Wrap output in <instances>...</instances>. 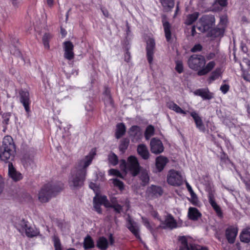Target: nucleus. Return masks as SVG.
Here are the masks:
<instances>
[{"label":"nucleus","instance_id":"47","mask_svg":"<svg viewBox=\"0 0 250 250\" xmlns=\"http://www.w3.org/2000/svg\"><path fill=\"white\" fill-rule=\"evenodd\" d=\"M109 208H113L114 210L118 213H121V212L123 210V207L119 204L114 205H110V207Z\"/></svg>","mask_w":250,"mask_h":250},{"label":"nucleus","instance_id":"8","mask_svg":"<svg viewBox=\"0 0 250 250\" xmlns=\"http://www.w3.org/2000/svg\"><path fill=\"white\" fill-rule=\"evenodd\" d=\"M183 177L180 173L175 170H170L167 176V183L172 186H179L183 183Z\"/></svg>","mask_w":250,"mask_h":250},{"label":"nucleus","instance_id":"39","mask_svg":"<svg viewBox=\"0 0 250 250\" xmlns=\"http://www.w3.org/2000/svg\"><path fill=\"white\" fill-rule=\"evenodd\" d=\"M129 141L128 139H124L121 141V144L119 146V149L123 153L125 152L127 148Z\"/></svg>","mask_w":250,"mask_h":250},{"label":"nucleus","instance_id":"45","mask_svg":"<svg viewBox=\"0 0 250 250\" xmlns=\"http://www.w3.org/2000/svg\"><path fill=\"white\" fill-rule=\"evenodd\" d=\"M113 184L114 186L118 187L121 190H122L124 188L123 182L117 179L113 180Z\"/></svg>","mask_w":250,"mask_h":250},{"label":"nucleus","instance_id":"53","mask_svg":"<svg viewBox=\"0 0 250 250\" xmlns=\"http://www.w3.org/2000/svg\"><path fill=\"white\" fill-rule=\"evenodd\" d=\"M4 188V182L2 177L0 175V194L2 193Z\"/></svg>","mask_w":250,"mask_h":250},{"label":"nucleus","instance_id":"51","mask_svg":"<svg viewBox=\"0 0 250 250\" xmlns=\"http://www.w3.org/2000/svg\"><path fill=\"white\" fill-rule=\"evenodd\" d=\"M229 85L225 84L220 87V90L224 94H226L229 90Z\"/></svg>","mask_w":250,"mask_h":250},{"label":"nucleus","instance_id":"42","mask_svg":"<svg viewBox=\"0 0 250 250\" xmlns=\"http://www.w3.org/2000/svg\"><path fill=\"white\" fill-rule=\"evenodd\" d=\"M51 35L49 33L44 34L42 37V42L44 47L48 49L49 48V41L51 38Z\"/></svg>","mask_w":250,"mask_h":250},{"label":"nucleus","instance_id":"34","mask_svg":"<svg viewBox=\"0 0 250 250\" xmlns=\"http://www.w3.org/2000/svg\"><path fill=\"white\" fill-rule=\"evenodd\" d=\"M160 2L166 11L170 10L174 5V0H160Z\"/></svg>","mask_w":250,"mask_h":250},{"label":"nucleus","instance_id":"23","mask_svg":"<svg viewBox=\"0 0 250 250\" xmlns=\"http://www.w3.org/2000/svg\"><path fill=\"white\" fill-rule=\"evenodd\" d=\"M188 216L190 219L195 221L201 216V213L196 208L190 207L188 208Z\"/></svg>","mask_w":250,"mask_h":250},{"label":"nucleus","instance_id":"19","mask_svg":"<svg viewBox=\"0 0 250 250\" xmlns=\"http://www.w3.org/2000/svg\"><path fill=\"white\" fill-rule=\"evenodd\" d=\"M168 162L167 158L160 156L156 159L155 165L158 172L162 171L167 163Z\"/></svg>","mask_w":250,"mask_h":250},{"label":"nucleus","instance_id":"43","mask_svg":"<svg viewBox=\"0 0 250 250\" xmlns=\"http://www.w3.org/2000/svg\"><path fill=\"white\" fill-rule=\"evenodd\" d=\"M180 241L183 245V250L185 249L186 250H191V246L189 247L188 245L187 240L185 236H182L179 238Z\"/></svg>","mask_w":250,"mask_h":250},{"label":"nucleus","instance_id":"38","mask_svg":"<svg viewBox=\"0 0 250 250\" xmlns=\"http://www.w3.org/2000/svg\"><path fill=\"white\" fill-rule=\"evenodd\" d=\"M108 160L109 164L113 166H116L118 163L117 156L114 153L111 152L108 156Z\"/></svg>","mask_w":250,"mask_h":250},{"label":"nucleus","instance_id":"55","mask_svg":"<svg viewBox=\"0 0 250 250\" xmlns=\"http://www.w3.org/2000/svg\"><path fill=\"white\" fill-rule=\"evenodd\" d=\"M186 187L187 188V189H188V191L189 192L190 194H193V192L194 191L192 190V188L189 185V184L188 182H186Z\"/></svg>","mask_w":250,"mask_h":250},{"label":"nucleus","instance_id":"54","mask_svg":"<svg viewBox=\"0 0 250 250\" xmlns=\"http://www.w3.org/2000/svg\"><path fill=\"white\" fill-rule=\"evenodd\" d=\"M130 60V54L128 50L126 51L125 54V60L128 62Z\"/></svg>","mask_w":250,"mask_h":250},{"label":"nucleus","instance_id":"21","mask_svg":"<svg viewBox=\"0 0 250 250\" xmlns=\"http://www.w3.org/2000/svg\"><path fill=\"white\" fill-rule=\"evenodd\" d=\"M137 152L138 154L145 160L149 158V153L146 146L144 144L138 145L137 147Z\"/></svg>","mask_w":250,"mask_h":250},{"label":"nucleus","instance_id":"57","mask_svg":"<svg viewBox=\"0 0 250 250\" xmlns=\"http://www.w3.org/2000/svg\"><path fill=\"white\" fill-rule=\"evenodd\" d=\"M109 244L110 245H113L114 243V239L113 238V235L112 234H110L109 236Z\"/></svg>","mask_w":250,"mask_h":250},{"label":"nucleus","instance_id":"61","mask_svg":"<svg viewBox=\"0 0 250 250\" xmlns=\"http://www.w3.org/2000/svg\"><path fill=\"white\" fill-rule=\"evenodd\" d=\"M196 30H195V26H192L191 29V35L192 36H194L196 34Z\"/></svg>","mask_w":250,"mask_h":250},{"label":"nucleus","instance_id":"40","mask_svg":"<svg viewBox=\"0 0 250 250\" xmlns=\"http://www.w3.org/2000/svg\"><path fill=\"white\" fill-rule=\"evenodd\" d=\"M221 74V71L220 69H216L215 70L213 71L208 78L209 83H211L212 81L218 79Z\"/></svg>","mask_w":250,"mask_h":250},{"label":"nucleus","instance_id":"35","mask_svg":"<svg viewBox=\"0 0 250 250\" xmlns=\"http://www.w3.org/2000/svg\"><path fill=\"white\" fill-rule=\"evenodd\" d=\"M168 107L177 113H181L183 114H186V112L184 111L179 106L175 104L173 102H169L167 104Z\"/></svg>","mask_w":250,"mask_h":250},{"label":"nucleus","instance_id":"11","mask_svg":"<svg viewBox=\"0 0 250 250\" xmlns=\"http://www.w3.org/2000/svg\"><path fill=\"white\" fill-rule=\"evenodd\" d=\"M146 56L150 64L152 63L155 48V42L153 39H148L146 42Z\"/></svg>","mask_w":250,"mask_h":250},{"label":"nucleus","instance_id":"26","mask_svg":"<svg viewBox=\"0 0 250 250\" xmlns=\"http://www.w3.org/2000/svg\"><path fill=\"white\" fill-rule=\"evenodd\" d=\"M147 192L152 196H160L163 193V190L161 187L154 185L151 186L147 189Z\"/></svg>","mask_w":250,"mask_h":250},{"label":"nucleus","instance_id":"48","mask_svg":"<svg viewBox=\"0 0 250 250\" xmlns=\"http://www.w3.org/2000/svg\"><path fill=\"white\" fill-rule=\"evenodd\" d=\"M109 173L111 175L117 176V177L123 178V176L118 170L115 169H111L109 170Z\"/></svg>","mask_w":250,"mask_h":250},{"label":"nucleus","instance_id":"58","mask_svg":"<svg viewBox=\"0 0 250 250\" xmlns=\"http://www.w3.org/2000/svg\"><path fill=\"white\" fill-rule=\"evenodd\" d=\"M215 54L214 53H210L207 56V59L208 60H211L215 57Z\"/></svg>","mask_w":250,"mask_h":250},{"label":"nucleus","instance_id":"16","mask_svg":"<svg viewBox=\"0 0 250 250\" xmlns=\"http://www.w3.org/2000/svg\"><path fill=\"white\" fill-rule=\"evenodd\" d=\"M194 94L201 97L205 100H210L213 97V94L210 92L208 88H201L195 90Z\"/></svg>","mask_w":250,"mask_h":250},{"label":"nucleus","instance_id":"7","mask_svg":"<svg viewBox=\"0 0 250 250\" xmlns=\"http://www.w3.org/2000/svg\"><path fill=\"white\" fill-rule=\"evenodd\" d=\"M19 226V231H25L26 236L28 237H33L39 234V231L37 229L31 227L28 222L24 219L20 221Z\"/></svg>","mask_w":250,"mask_h":250},{"label":"nucleus","instance_id":"30","mask_svg":"<svg viewBox=\"0 0 250 250\" xmlns=\"http://www.w3.org/2000/svg\"><path fill=\"white\" fill-rule=\"evenodd\" d=\"M126 128L123 123H119L117 125L115 136L117 139L120 138L125 132Z\"/></svg>","mask_w":250,"mask_h":250},{"label":"nucleus","instance_id":"27","mask_svg":"<svg viewBox=\"0 0 250 250\" xmlns=\"http://www.w3.org/2000/svg\"><path fill=\"white\" fill-rule=\"evenodd\" d=\"M93 199H96V202L101 205H103L106 208H109L110 207V203L105 195H99L97 194Z\"/></svg>","mask_w":250,"mask_h":250},{"label":"nucleus","instance_id":"32","mask_svg":"<svg viewBox=\"0 0 250 250\" xmlns=\"http://www.w3.org/2000/svg\"><path fill=\"white\" fill-rule=\"evenodd\" d=\"M240 240L245 243L250 241V228H247L243 230L240 235Z\"/></svg>","mask_w":250,"mask_h":250},{"label":"nucleus","instance_id":"3","mask_svg":"<svg viewBox=\"0 0 250 250\" xmlns=\"http://www.w3.org/2000/svg\"><path fill=\"white\" fill-rule=\"evenodd\" d=\"M16 153L13 140L9 136L4 137L2 145L0 147V160L6 163H11Z\"/></svg>","mask_w":250,"mask_h":250},{"label":"nucleus","instance_id":"12","mask_svg":"<svg viewBox=\"0 0 250 250\" xmlns=\"http://www.w3.org/2000/svg\"><path fill=\"white\" fill-rule=\"evenodd\" d=\"M127 222V228L136 236V238L140 239L139 227L137 223L131 219L130 216H128Z\"/></svg>","mask_w":250,"mask_h":250},{"label":"nucleus","instance_id":"4","mask_svg":"<svg viewBox=\"0 0 250 250\" xmlns=\"http://www.w3.org/2000/svg\"><path fill=\"white\" fill-rule=\"evenodd\" d=\"M199 22L201 25L198 27L201 32H208V37H217L221 33L222 30L219 28H212L215 23V18L212 15H204L202 16Z\"/></svg>","mask_w":250,"mask_h":250},{"label":"nucleus","instance_id":"9","mask_svg":"<svg viewBox=\"0 0 250 250\" xmlns=\"http://www.w3.org/2000/svg\"><path fill=\"white\" fill-rule=\"evenodd\" d=\"M64 58L68 60H71L74 58V45L70 41H65L63 43Z\"/></svg>","mask_w":250,"mask_h":250},{"label":"nucleus","instance_id":"13","mask_svg":"<svg viewBox=\"0 0 250 250\" xmlns=\"http://www.w3.org/2000/svg\"><path fill=\"white\" fill-rule=\"evenodd\" d=\"M20 102L23 104L25 111L28 113L30 111L29 105L30 101L29 93L28 91H21L20 92Z\"/></svg>","mask_w":250,"mask_h":250},{"label":"nucleus","instance_id":"29","mask_svg":"<svg viewBox=\"0 0 250 250\" xmlns=\"http://www.w3.org/2000/svg\"><path fill=\"white\" fill-rule=\"evenodd\" d=\"M83 247L85 250L94 248V242L90 235H87L84 239Z\"/></svg>","mask_w":250,"mask_h":250},{"label":"nucleus","instance_id":"56","mask_svg":"<svg viewBox=\"0 0 250 250\" xmlns=\"http://www.w3.org/2000/svg\"><path fill=\"white\" fill-rule=\"evenodd\" d=\"M110 202H111V203H110L111 205H114L118 204V202H117V200L115 197L111 198L110 199Z\"/></svg>","mask_w":250,"mask_h":250},{"label":"nucleus","instance_id":"28","mask_svg":"<svg viewBox=\"0 0 250 250\" xmlns=\"http://www.w3.org/2000/svg\"><path fill=\"white\" fill-rule=\"evenodd\" d=\"M97 247L102 250H106L108 247L107 240L104 237H100L97 241Z\"/></svg>","mask_w":250,"mask_h":250},{"label":"nucleus","instance_id":"25","mask_svg":"<svg viewBox=\"0 0 250 250\" xmlns=\"http://www.w3.org/2000/svg\"><path fill=\"white\" fill-rule=\"evenodd\" d=\"M163 25L164 28L166 40L169 42L170 41L171 39V33L170 31L171 25L168 21H165L164 19L163 20Z\"/></svg>","mask_w":250,"mask_h":250},{"label":"nucleus","instance_id":"46","mask_svg":"<svg viewBox=\"0 0 250 250\" xmlns=\"http://www.w3.org/2000/svg\"><path fill=\"white\" fill-rule=\"evenodd\" d=\"M96 199H93V206L95 209V210L98 213H102V209L101 208V204L98 203L97 202H96Z\"/></svg>","mask_w":250,"mask_h":250},{"label":"nucleus","instance_id":"22","mask_svg":"<svg viewBox=\"0 0 250 250\" xmlns=\"http://www.w3.org/2000/svg\"><path fill=\"white\" fill-rule=\"evenodd\" d=\"M215 62L214 61H210L205 67L199 70L197 74L199 76H203L208 74L210 72L215 66Z\"/></svg>","mask_w":250,"mask_h":250},{"label":"nucleus","instance_id":"18","mask_svg":"<svg viewBox=\"0 0 250 250\" xmlns=\"http://www.w3.org/2000/svg\"><path fill=\"white\" fill-rule=\"evenodd\" d=\"M129 133L130 136L136 140L140 139L142 135L140 127L137 125L132 126L129 129Z\"/></svg>","mask_w":250,"mask_h":250},{"label":"nucleus","instance_id":"5","mask_svg":"<svg viewBox=\"0 0 250 250\" xmlns=\"http://www.w3.org/2000/svg\"><path fill=\"white\" fill-rule=\"evenodd\" d=\"M120 167L125 173L127 170L133 176H137L140 170L139 162L137 158L133 156H130L128 158L127 163L125 160H121Z\"/></svg>","mask_w":250,"mask_h":250},{"label":"nucleus","instance_id":"60","mask_svg":"<svg viewBox=\"0 0 250 250\" xmlns=\"http://www.w3.org/2000/svg\"><path fill=\"white\" fill-rule=\"evenodd\" d=\"M191 250H208L206 248H202L200 249H197L196 247L194 246H191Z\"/></svg>","mask_w":250,"mask_h":250},{"label":"nucleus","instance_id":"1","mask_svg":"<svg viewBox=\"0 0 250 250\" xmlns=\"http://www.w3.org/2000/svg\"><path fill=\"white\" fill-rule=\"evenodd\" d=\"M95 155L96 151L92 150L87 156L78 162L69 178V185L72 189L79 188L83 185L87 167L91 164Z\"/></svg>","mask_w":250,"mask_h":250},{"label":"nucleus","instance_id":"2","mask_svg":"<svg viewBox=\"0 0 250 250\" xmlns=\"http://www.w3.org/2000/svg\"><path fill=\"white\" fill-rule=\"evenodd\" d=\"M63 189L61 182H51L45 185L40 191L38 198L40 202L45 203L55 197Z\"/></svg>","mask_w":250,"mask_h":250},{"label":"nucleus","instance_id":"41","mask_svg":"<svg viewBox=\"0 0 250 250\" xmlns=\"http://www.w3.org/2000/svg\"><path fill=\"white\" fill-rule=\"evenodd\" d=\"M22 161L24 166L26 167L34 165V159L33 157H30L28 156L24 155L22 158Z\"/></svg>","mask_w":250,"mask_h":250},{"label":"nucleus","instance_id":"63","mask_svg":"<svg viewBox=\"0 0 250 250\" xmlns=\"http://www.w3.org/2000/svg\"><path fill=\"white\" fill-rule=\"evenodd\" d=\"M179 10V2H177V3L176 4V8L175 16L177 14Z\"/></svg>","mask_w":250,"mask_h":250},{"label":"nucleus","instance_id":"6","mask_svg":"<svg viewBox=\"0 0 250 250\" xmlns=\"http://www.w3.org/2000/svg\"><path fill=\"white\" fill-rule=\"evenodd\" d=\"M188 63L191 69L199 71L205 66L206 60L203 56L194 54L189 57Z\"/></svg>","mask_w":250,"mask_h":250},{"label":"nucleus","instance_id":"14","mask_svg":"<svg viewBox=\"0 0 250 250\" xmlns=\"http://www.w3.org/2000/svg\"><path fill=\"white\" fill-rule=\"evenodd\" d=\"M189 114L193 118L196 127L201 131L205 132L206 131V128L201 117L196 111L190 112Z\"/></svg>","mask_w":250,"mask_h":250},{"label":"nucleus","instance_id":"37","mask_svg":"<svg viewBox=\"0 0 250 250\" xmlns=\"http://www.w3.org/2000/svg\"><path fill=\"white\" fill-rule=\"evenodd\" d=\"M154 134V128L151 125H148L145 131V137L146 140H148L150 139V138Z\"/></svg>","mask_w":250,"mask_h":250},{"label":"nucleus","instance_id":"52","mask_svg":"<svg viewBox=\"0 0 250 250\" xmlns=\"http://www.w3.org/2000/svg\"><path fill=\"white\" fill-rule=\"evenodd\" d=\"M191 195L190 202L194 205H195L197 202V198L196 194L193 192V194H190Z\"/></svg>","mask_w":250,"mask_h":250},{"label":"nucleus","instance_id":"50","mask_svg":"<svg viewBox=\"0 0 250 250\" xmlns=\"http://www.w3.org/2000/svg\"><path fill=\"white\" fill-rule=\"evenodd\" d=\"M202 49V46L200 44H195L191 49V51L192 52H196L200 51Z\"/></svg>","mask_w":250,"mask_h":250},{"label":"nucleus","instance_id":"64","mask_svg":"<svg viewBox=\"0 0 250 250\" xmlns=\"http://www.w3.org/2000/svg\"><path fill=\"white\" fill-rule=\"evenodd\" d=\"M96 185L94 184V183H91L90 184H89V187L91 188V189H93L94 190H95V189L94 188H96Z\"/></svg>","mask_w":250,"mask_h":250},{"label":"nucleus","instance_id":"31","mask_svg":"<svg viewBox=\"0 0 250 250\" xmlns=\"http://www.w3.org/2000/svg\"><path fill=\"white\" fill-rule=\"evenodd\" d=\"M227 0H216L212 6V10L217 11L222 10L223 7L227 6Z\"/></svg>","mask_w":250,"mask_h":250},{"label":"nucleus","instance_id":"33","mask_svg":"<svg viewBox=\"0 0 250 250\" xmlns=\"http://www.w3.org/2000/svg\"><path fill=\"white\" fill-rule=\"evenodd\" d=\"M199 13L197 12H194L191 14H189L187 16V19L185 23L187 25H191L195 22L198 19Z\"/></svg>","mask_w":250,"mask_h":250},{"label":"nucleus","instance_id":"44","mask_svg":"<svg viewBox=\"0 0 250 250\" xmlns=\"http://www.w3.org/2000/svg\"><path fill=\"white\" fill-rule=\"evenodd\" d=\"M143 223L150 231L151 233L154 235V232L152 227L150 225L149 221L146 218L142 217Z\"/></svg>","mask_w":250,"mask_h":250},{"label":"nucleus","instance_id":"20","mask_svg":"<svg viewBox=\"0 0 250 250\" xmlns=\"http://www.w3.org/2000/svg\"><path fill=\"white\" fill-rule=\"evenodd\" d=\"M165 226L163 228H168L172 229L175 228L177 226V223L174 218L171 215H168L166 216L164 222L163 223Z\"/></svg>","mask_w":250,"mask_h":250},{"label":"nucleus","instance_id":"36","mask_svg":"<svg viewBox=\"0 0 250 250\" xmlns=\"http://www.w3.org/2000/svg\"><path fill=\"white\" fill-rule=\"evenodd\" d=\"M140 178L142 182V185L146 186L149 182V177L146 171H142L141 173Z\"/></svg>","mask_w":250,"mask_h":250},{"label":"nucleus","instance_id":"62","mask_svg":"<svg viewBox=\"0 0 250 250\" xmlns=\"http://www.w3.org/2000/svg\"><path fill=\"white\" fill-rule=\"evenodd\" d=\"M54 0H47V3L49 6H51L53 4Z\"/></svg>","mask_w":250,"mask_h":250},{"label":"nucleus","instance_id":"15","mask_svg":"<svg viewBox=\"0 0 250 250\" xmlns=\"http://www.w3.org/2000/svg\"><path fill=\"white\" fill-rule=\"evenodd\" d=\"M8 175L14 181H18L22 178L21 174L16 170L12 163L8 164Z\"/></svg>","mask_w":250,"mask_h":250},{"label":"nucleus","instance_id":"49","mask_svg":"<svg viewBox=\"0 0 250 250\" xmlns=\"http://www.w3.org/2000/svg\"><path fill=\"white\" fill-rule=\"evenodd\" d=\"M175 69L179 73H181L183 71V66L182 63L181 62H176Z\"/></svg>","mask_w":250,"mask_h":250},{"label":"nucleus","instance_id":"24","mask_svg":"<svg viewBox=\"0 0 250 250\" xmlns=\"http://www.w3.org/2000/svg\"><path fill=\"white\" fill-rule=\"evenodd\" d=\"M209 203L215 211L217 215L219 217H222L223 213L219 205L216 203L214 197L212 195L209 196Z\"/></svg>","mask_w":250,"mask_h":250},{"label":"nucleus","instance_id":"59","mask_svg":"<svg viewBox=\"0 0 250 250\" xmlns=\"http://www.w3.org/2000/svg\"><path fill=\"white\" fill-rule=\"evenodd\" d=\"M101 10L105 17H108L109 16L108 11L106 9L101 8Z\"/></svg>","mask_w":250,"mask_h":250},{"label":"nucleus","instance_id":"17","mask_svg":"<svg viewBox=\"0 0 250 250\" xmlns=\"http://www.w3.org/2000/svg\"><path fill=\"white\" fill-rule=\"evenodd\" d=\"M237 233V230L234 228H229L226 231V238L230 243H233Z\"/></svg>","mask_w":250,"mask_h":250},{"label":"nucleus","instance_id":"10","mask_svg":"<svg viewBox=\"0 0 250 250\" xmlns=\"http://www.w3.org/2000/svg\"><path fill=\"white\" fill-rule=\"evenodd\" d=\"M150 150L152 153L158 154L162 153L164 149L162 142L159 139L152 138L150 143Z\"/></svg>","mask_w":250,"mask_h":250}]
</instances>
